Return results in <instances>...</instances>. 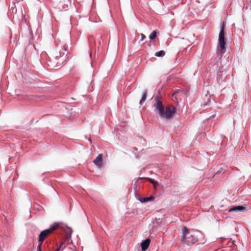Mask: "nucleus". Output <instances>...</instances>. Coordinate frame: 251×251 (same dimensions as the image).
Masks as SVG:
<instances>
[{
	"label": "nucleus",
	"instance_id": "3",
	"mask_svg": "<svg viewBox=\"0 0 251 251\" xmlns=\"http://www.w3.org/2000/svg\"><path fill=\"white\" fill-rule=\"evenodd\" d=\"M59 226L58 223H55L51 225L49 229H47L42 231L39 236V245L41 246L43 241L45 238L50 234H51L55 230H56Z\"/></svg>",
	"mask_w": 251,
	"mask_h": 251
},
{
	"label": "nucleus",
	"instance_id": "7",
	"mask_svg": "<svg viewBox=\"0 0 251 251\" xmlns=\"http://www.w3.org/2000/svg\"><path fill=\"white\" fill-rule=\"evenodd\" d=\"M102 154H100L93 161L94 163L99 167H100L102 165Z\"/></svg>",
	"mask_w": 251,
	"mask_h": 251
},
{
	"label": "nucleus",
	"instance_id": "10",
	"mask_svg": "<svg viewBox=\"0 0 251 251\" xmlns=\"http://www.w3.org/2000/svg\"><path fill=\"white\" fill-rule=\"evenodd\" d=\"M165 54V52L164 50H160L155 53V55L157 57H162Z\"/></svg>",
	"mask_w": 251,
	"mask_h": 251
},
{
	"label": "nucleus",
	"instance_id": "14",
	"mask_svg": "<svg viewBox=\"0 0 251 251\" xmlns=\"http://www.w3.org/2000/svg\"><path fill=\"white\" fill-rule=\"evenodd\" d=\"M64 244V242H61L59 248H57L56 251H59V250L62 248Z\"/></svg>",
	"mask_w": 251,
	"mask_h": 251
},
{
	"label": "nucleus",
	"instance_id": "16",
	"mask_svg": "<svg viewBox=\"0 0 251 251\" xmlns=\"http://www.w3.org/2000/svg\"><path fill=\"white\" fill-rule=\"evenodd\" d=\"M14 11L16 12L17 11V9L15 8V7H14L13 9H12V12H14Z\"/></svg>",
	"mask_w": 251,
	"mask_h": 251
},
{
	"label": "nucleus",
	"instance_id": "4",
	"mask_svg": "<svg viewBox=\"0 0 251 251\" xmlns=\"http://www.w3.org/2000/svg\"><path fill=\"white\" fill-rule=\"evenodd\" d=\"M22 11V18L21 22V31H32L30 25L28 22V16L25 11Z\"/></svg>",
	"mask_w": 251,
	"mask_h": 251
},
{
	"label": "nucleus",
	"instance_id": "13",
	"mask_svg": "<svg viewBox=\"0 0 251 251\" xmlns=\"http://www.w3.org/2000/svg\"><path fill=\"white\" fill-rule=\"evenodd\" d=\"M156 36V32H151V33L150 34L149 37L150 39L153 40L154 39Z\"/></svg>",
	"mask_w": 251,
	"mask_h": 251
},
{
	"label": "nucleus",
	"instance_id": "17",
	"mask_svg": "<svg viewBox=\"0 0 251 251\" xmlns=\"http://www.w3.org/2000/svg\"><path fill=\"white\" fill-rule=\"evenodd\" d=\"M38 251H42L41 246H38Z\"/></svg>",
	"mask_w": 251,
	"mask_h": 251
},
{
	"label": "nucleus",
	"instance_id": "8",
	"mask_svg": "<svg viewBox=\"0 0 251 251\" xmlns=\"http://www.w3.org/2000/svg\"><path fill=\"white\" fill-rule=\"evenodd\" d=\"M150 242V240L147 239L141 243V246L142 251H145L148 248Z\"/></svg>",
	"mask_w": 251,
	"mask_h": 251
},
{
	"label": "nucleus",
	"instance_id": "5",
	"mask_svg": "<svg viewBox=\"0 0 251 251\" xmlns=\"http://www.w3.org/2000/svg\"><path fill=\"white\" fill-rule=\"evenodd\" d=\"M218 44L220 48L219 51L220 52L221 55H222L225 52L226 45L225 32H220L218 39Z\"/></svg>",
	"mask_w": 251,
	"mask_h": 251
},
{
	"label": "nucleus",
	"instance_id": "18",
	"mask_svg": "<svg viewBox=\"0 0 251 251\" xmlns=\"http://www.w3.org/2000/svg\"><path fill=\"white\" fill-rule=\"evenodd\" d=\"M198 29H201V30H202V29H204V28L202 26H199L198 27Z\"/></svg>",
	"mask_w": 251,
	"mask_h": 251
},
{
	"label": "nucleus",
	"instance_id": "9",
	"mask_svg": "<svg viewBox=\"0 0 251 251\" xmlns=\"http://www.w3.org/2000/svg\"><path fill=\"white\" fill-rule=\"evenodd\" d=\"M154 199V197L153 196H150L149 197L143 198L140 199V201L142 202H145L151 201H152Z\"/></svg>",
	"mask_w": 251,
	"mask_h": 251
},
{
	"label": "nucleus",
	"instance_id": "1",
	"mask_svg": "<svg viewBox=\"0 0 251 251\" xmlns=\"http://www.w3.org/2000/svg\"><path fill=\"white\" fill-rule=\"evenodd\" d=\"M155 110L158 112L159 116L166 120L171 119L176 112V108L175 106L169 105L165 107L163 105L162 102L156 100L155 104Z\"/></svg>",
	"mask_w": 251,
	"mask_h": 251
},
{
	"label": "nucleus",
	"instance_id": "2",
	"mask_svg": "<svg viewBox=\"0 0 251 251\" xmlns=\"http://www.w3.org/2000/svg\"><path fill=\"white\" fill-rule=\"evenodd\" d=\"M198 241V238L194 232H190L185 226L183 228L181 240L182 244L190 246L194 244Z\"/></svg>",
	"mask_w": 251,
	"mask_h": 251
},
{
	"label": "nucleus",
	"instance_id": "20",
	"mask_svg": "<svg viewBox=\"0 0 251 251\" xmlns=\"http://www.w3.org/2000/svg\"><path fill=\"white\" fill-rule=\"evenodd\" d=\"M152 31L155 32V31H157L156 30H153Z\"/></svg>",
	"mask_w": 251,
	"mask_h": 251
},
{
	"label": "nucleus",
	"instance_id": "19",
	"mask_svg": "<svg viewBox=\"0 0 251 251\" xmlns=\"http://www.w3.org/2000/svg\"><path fill=\"white\" fill-rule=\"evenodd\" d=\"M151 182L152 183H154V181H152V180H151Z\"/></svg>",
	"mask_w": 251,
	"mask_h": 251
},
{
	"label": "nucleus",
	"instance_id": "11",
	"mask_svg": "<svg viewBox=\"0 0 251 251\" xmlns=\"http://www.w3.org/2000/svg\"><path fill=\"white\" fill-rule=\"evenodd\" d=\"M226 25V23L225 22H223L221 23L220 25V31H225Z\"/></svg>",
	"mask_w": 251,
	"mask_h": 251
},
{
	"label": "nucleus",
	"instance_id": "6",
	"mask_svg": "<svg viewBox=\"0 0 251 251\" xmlns=\"http://www.w3.org/2000/svg\"><path fill=\"white\" fill-rule=\"evenodd\" d=\"M246 210V205L244 204L242 205H238L230 208L228 211L229 212H239V211H245Z\"/></svg>",
	"mask_w": 251,
	"mask_h": 251
},
{
	"label": "nucleus",
	"instance_id": "12",
	"mask_svg": "<svg viewBox=\"0 0 251 251\" xmlns=\"http://www.w3.org/2000/svg\"><path fill=\"white\" fill-rule=\"evenodd\" d=\"M147 92H145L143 94L142 99H141V100L140 101V103L141 104H142V103L145 101L146 98H147Z\"/></svg>",
	"mask_w": 251,
	"mask_h": 251
},
{
	"label": "nucleus",
	"instance_id": "15",
	"mask_svg": "<svg viewBox=\"0 0 251 251\" xmlns=\"http://www.w3.org/2000/svg\"><path fill=\"white\" fill-rule=\"evenodd\" d=\"M146 36L143 34H141V40H143L145 38Z\"/></svg>",
	"mask_w": 251,
	"mask_h": 251
}]
</instances>
